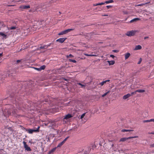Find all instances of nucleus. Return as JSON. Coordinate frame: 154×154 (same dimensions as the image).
<instances>
[{
	"instance_id": "nucleus-1",
	"label": "nucleus",
	"mask_w": 154,
	"mask_h": 154,
	"mask_svg": "<svg viewBox=\"0 0 154 154\" xmlns=\"http://www.w3.org/2000/svg\"><path fill=\"white\" fill-rule=\"evenodd\" d=\"M6 106V109L3 111V113L5 116H8L11 115V113L13 114L16 113V110L14 108H15L14 105L12 106V105L8 104Z\"/></svg>"
},
{
	"instance_id": "nucleus-2",
	"label": "nucleus",
	"mask_w": 154,
	"mask_h": 154,
	"mask_svg": "<svg viewBox=\"0 0 154 154\" xmlns=\"http://www.w3.org/2000/svg\"><path fill=\"white\" fill-rule=\"evenodd\" d=\"M137 32V30H131L127 32L125 35L131 37L134 35Z\"/></svg>"
},
{
	"instance_id": "nucleus-3",
	"label": "nucleus",
	"mask_w": 154,
	"mask_h": 154,
	"mask_svg": "<svg viewBox=\"0 0 154 154\" xmlns=\"http://www.w3.org/2000/svg\"><path fill=\"white\" fill-rule=\"evenodd\" d=\"M39 127H38V128L35 130L30 129H27L25 128H24V129L26 131L28 132L29 133L31 134L34 132H37L39 131Z\"/></svg>"
},
{
	"instance_id": "nucleus-4",
	"label": "nucleus",
	"mask_w": 154,
	"mask_h": 154,
	"mask_svg": "<svg viewBox=\"0 0 154 154\" xmlns=\"http://www.w3.org/2000/svg\"><path fill=\"white\" fill-rule=\"evenodd\" d=\"M74 30L73 29H69L62 31L58 34L59 35H62L67 33L68 32Z\"/></svg>"
},
{
	"instance_id": "nucleus-5",
	"label": "nucleus",
	"mask_w": 154,
	"mask_h": 154,
	"mask_svg": "<svg viewBox=\"0 0 154 154\" xmlns=\"http://www.w3.org/2000/svg\"><path fill=\"white\" fill-rule=\"evenodd\" d=\"M138 136H135L133 137H123L121 138L119 140V142H125L129 139L134 138H138Z\"/></svg>"
},
{
	"instance_id": "nucleus-6",
	"label": "nucleus",
	"mask_w": 154,
	"mask_h": 154,
	"mask_svg": "<svg viewBox=\"0 0 154 154\" xmlns=\"http://www.w3.org/2000/svg\"><path fill=\"white\" fill-rule=\"evenodd\" d=\"M23 143L26 150L27 151H31V149L30 147H29L26 144V142L24 141L23 142Z\"/></svg>"
},
{
	"instance_id": "nucleus-7",
	"label": "nucleus",
	"mask_w": 154,
	"mask_h": 154,
	"mask_svg": "<svg viewBox=\"0 0 154 154\" xmlns=\"http://www.w3.org/2000/svg\"><path fill=\"white\" fill-rule=\"evenodd\" d=\"M46 66L45 65H42L40 66L39 68H37L34 67L33 68L35 70H36L38 71H41L42 70H44Z\"/></svg>"
},
{
	"instance_id": "nucleus-8",
	"label": "nucleus",
	"mask_w": 154,
	"mask_h": 154,
	"mask_svg": "<svg viewBox=\"0 0 154 154\" xmlns=\"http://www.w3.org/2000/svg\"><path fill=\"white\" fill-rule=\"evenodd\" d=\"M50 45H45L43 46H41L37 48V50H40V49H47L48 47L50 46Z\"/></svg>"
},
{
	"instance_id": "nucleus-9",
	"label": "nucleus",
	"mask_w": 154,
	"mask_h": 154,
	"mask_svg": "<svg viewBox=\"0 0 154 154\" xmlns=\"http://www.w3.org/2000/svg\"><path fill=\"white\" fill-rule=\"evenodd\" d=\"M66 39V38H60L57 40L56 42H59L60 43H62Z\"/></svg>"
},
{
	"instance_id": "nucleus-10",
	"label": "nucleus",
	"mask_w": 154,
	"mask_h": 154,
	"mask_svg": "<svg viewBox=\"0 0 154 154\" xmlns=\"http://www.w3.org/2000/svg\"><path fill=\"white\" fill-rule=\"evenodd\" d=\"M20 8L21 9H28L30 8V6L29 5H23L22 6H21L20 7Z\"/></svg>"
},
{
	"instance_id": "nucleus-11",
	"label": "nucleus",
	"mask_w": 154,
	"mask_h": 154,
	"mask_svg": "<svg viewBox=\"0 0 154 154\" xmlns=\"http://www.w3.org/2000/svg\"><path fill=\"white\" fill-rule=\"evenodd\" d=\"M72 117V116L71 114H68L67 115H66L65 117L63 118V119H67L70 118Z\"/></svg>"
},
{
	"instance_id": "nucleus-12",
	"label": "nucleus",
	"mask_w": 154,
	"mask_h": 154,
	"mask_svg": "<svg viewBox=\"0 0 154 154\" xmlns=\"http://www.w3.org/2000/svg\"><path fill=\"white\" fill-rule=\"evenodd\" d=\"M131 96V95L130 94H126L123 97V99L125 100L126 99L130 97Z\"/></svg>"
},
{
	"instance_id": "nucleus-13",
	"label": "nucleus",
	"mask_w": 154,
	"mask_h": 154,
	"mask_svg": "<svg viewBox=\"0 0 154 154\" xmlns=\"http://www.w3.org/2000/svg\"><path fill=\"white\" fill-rule=\"evenodd\" d=\"M131 54L129 53H127L125 54V59L127 60L128 59L130 56Z\"/></svg>"
},
{
	"instance_id": "nucleus-14",
	"label": "nucleus",
	"mask_w": 154,
	"mask_h": 154,
	"mask_svg": "<svg viewBox=\"0 0 154 154\" xmlns=\"http://www.w3.org/2000/svg\"><path fill=\"white\" fill-rule=\"evenodd\" d=\"M142 48V47L141 45H136L134 49L135 50H140Z\"/></svg>"
},
{
	"instance_id": "nucleus-15",
	"label": "nucleus",
	"mask_w": 154,
	"mask_h": 154,
	"mask_svg": "<svg viewBox=\"0 0 154 154\" xmlns=\"http://www.w3.org/2000/svg\"><path fill=\"white\" fill-rule=\"evenodd\" d=\"M109 80H106L105 81H103L102 82L100 83H99V85H100L101 86H103L104 84L106 83L107 82H108L109 81Z\"/></svg>"
},
{
	"instance_id": "nucleus-16",
	"label": "nucleus",
	"mask_w": 154,
	"mask_h": 154,
	"mask_svg": "<svg viewBox=\"0 0 154 154\" xmlns=\"http://www.w3.org/2000/svg\"><path fill=\"white\" fill-rule=\"evenodd\" d=\"M140 19L137 18H135L133 19L132 20L130 21V23H131L133 22H136L137 21L140 20Z\"/></svg>"
},
{
	"instance_id": "nucleus-17",
	"label": "nucleus",
	"mask_w": 154,
	"mask_h": 154,
	"mask_svg": "<svg viewBox=\"0 0 154 154\" xmlns=\"http://www.w3.org/2000/svg\"><path fill=\"white\" fill-rule=\"evenodd\" d=\"M133 131V130H130V129H122L121 130V131L123 132H131L132 131Z\"/></svg>"
},
{
	"instance_id": "nucleus-18",
	"label": "nucleus",
	"mask_w": 154,
	"mask_h": 154,
	"mask_svg": "<svg viewBox=\"0 0 154 154\" xmlns=\"http://www.w3.org/2000/svg\"><path fill=\"white\" fill-rule=\"evenodd\" d=\"M145 91V90L144 89H139L135 91V93H136V92H138L139 93H143Z\"/></svg>"
},
{
	"instance_id": "nucleus-19",
	"label": "nucleus",
	"mask_w": 154,
	"mask_h": 154,
	"mask_svg": "<svg viewBox=\"0 0 154 154\" xmlns=\"http://www.w3.org/2000/svg\"><path fill=\"white\" fill-rule=\"evenodd\" d=\"M107 62H108L109 65H113L115 63V61L113 60L108 61Z\"/></svg>"
},
{
	"instance_id": "nucleus-20",
	"label": "nucleus",
	"mask_w": 154,
	"mask_h": 154,
	"mask_svg": "<svg viewBox=\"0 0 154 154\" xmlns=\"http://www.w3.org/2000/svg\"><path fill=\"white\" fill-rule=\"evenodd\" d=\"M84 55H85L86 56H94L96 57L97 56V55L96 54H85Z\"/></svg>"
},
{
	"instance_id": "nucleus-21",
	"label": "nucleus",
	"mask_w": 154,
	"mask_h": 154,
	"mask_svg": "<svg viewBox=\"0 0 154 154\" xmlns=\"http://www.w3.org/2000/svg\"><path fill=\"white\" fill-rule=\"evenodd\" d=\"M56 148L57 147H55L52 149L51 150L49 151V154H50L56 150Z\"/></svg>"
},
{
	"instance_id": "nucleus-22",
	"label": "nucleus",
	"mask_w": 154,
	"mask_h": 154,
	"mask_svg": "<svg viewBox=\"0 0 154 154\" xmlns=\"http://www.w3.org/2000/svg\"><path fill=\"white\" fill-rule=\"evenodd\" d=\"M5 25L4 23L3 22L0 21V28H1L2 27H4Z\"/></svg>"
},
{
	"instance_id": "nucleus-23",
	"label": "nucleus",
	"mask_w": 154,
	"mask_h": 154,
	"mask_svg": "<svg viewBox=\"0 0 154 154\" xmlns=\"http://www.w3.org/2000/svg\"><path fill=\"white\" fill-rule=\"evenodd\" d=\"M114 2L113 0H109V1H106L105 2V3L108 4L109 3H112Z\"/></svg>"
},
{
	"instance_id": "nucleus-24",
	"label": "nucleus",
	"mask_w": 154,
	"mask_h": 154,
	"mask_svg": "<svg viewBox=\"0 0 154 154\" xmlns=\"http://www.w3.org/2000/svg\"><path fill=\"white\" fill-rule=\"evenodd\" d=\"M17 100H18V99L17 98H16L15 100L13 102V103L14 104H15V105L17 106Z\"/></svg>"
},
{
	"instance_id": "nucleus-25",
	"label": "nucleus",
	"mask_w": 154,
	"mask_h": 154,
	"mask_svg": "<svg viewBox=\"0 0 154 154\" xmlns=\"http://www.w3.org/2000/svg\"><path fill=\"white\" fill-rule=\"evenodd\" d=\"M78 85H81V88H85V85H82V84L81 83H78Z\"/></svg>"
},
{
	"instance_id": "nucleus-26",
	"label": "nucleus",
	"mask_w": 154,
	"mask_h": 154,
	"mask_svg": "<svg viewBox=\"0 0 154 154\" xmlns=\"http://www.w3.org/2000/svg\"><path fill=\"white\" fill-rule=\"evenodd\" d=\"M84 105H83V104H81V105H80L79 107V108H78V109L79 110H80L81 109H83L84 108Z\"/></svg>"
},
{
	"instance_id": "nucleus-27",
	"label": "nucleus",
	"mask_w": 154,
	"mask_h": 154,
	"mask_svg": "<svg viewBox=\"0 0 154 154\" xmlns=\"http://www.w3.org/2000/svg\"><path fill=\"white\" fill-rule=\"evenodd\" d=\"M0 35L2 36L3 37H5L6 36V35L3 33L2 32H0Z\"/></svg>"
},
{
	"instance_id": "nucleus-28",
	"label": "nucleus",
	"mask_w": 154,
	"mask_h": 154,
	"mask_svg": "<svg viewBox=\"0 0 154 154\" xmlns=\"http://www.w3.org/2000/svg\"><path fill=\"white\" fill-rule=\"evenodd\" d=\"M110 92V91H109L106 93H105L104 94L102 95V97H104L105 96H106Z\"/></svg>"
},
{
	"instance_id": "nucleus-29",
	"label": "nucleus",
	"mask_w": 154,
	"mask_h": 154,
	"mask_svg": "<svg viewBox=\"0 0 154 154\" xmlns=\"http://www.w3.org/2000/svg\"><path fill=\"white\" fill-rule=\"evenodd\" d=\"M69 61L70 62H73V63H76V61L75 60H74L69 59Z\"/></svg>"
},
{
	"instance_id": "nucleus-30",
	"label": "nucleus",
	"mask_w": 154,
	"mask_h": 154,
	"mask_svg": "<svg viewBox=\"0 0 154 154\" xmlns=\"http://www.w3.org/2000/svg\"><path fill=\"white\" fill-rule=\"evenodd\" d=\"M16 29V27L15 26H13L10 27H9V29Z\"/></svg>"
},
{
	"instance_id": "nucleus-31",
	"label": "nucleus",
	"mask_w": 154,
	"mask_h": 154,
	"mask_svg": "<svg viewBox=\"0 0 154 154\" xmlns=\"http://www.w3.org/2000/svg\"><path fill=\"white\" fill-rule=\"evenodd\" d=\"M86 113H84L80 117V119H82V118H83V117H84V116H85V114H86Z\"/></svg>"
},
{
	"instance_id": "nucleus-32",
	"label": "nucleus",
	"mask_w": 154,
	"mask_h": 154,
	"mask_svg": "<svg viewBox=\"0 0 154 154\" xmlns=\"http://www.w3.org/2000/svg\"><path fill=\"white\" fill-rule=\"evenodd\" d=\"M149 122H151V121H150V119L149 120H145L143 121V122L144 123Z\"/></svg>"
},
{
	"instance_id": "nucleus-33",
	"label": "nucleus",
	"mask_w": 154,
	"mask_h": 154,
	"mask_svg": "<svg viewBox=\"0 0 154 154\" xmlns=\"http://www.w3.org/2000/svg\"><path fill=\"white\" fill-rule=\"evenodd\" d=\"M5 129H8L11 131H12V129L11 127H9L8 128H7V127H5Z\"/></svg>"
},
{
	"instance_id": "nucleus-34",
	"label": "nucleus",
	"mask_w": 154,
	"mask_h": 154,
	"mask_svg": "<svg viewBox=\"0 0 154 154\" xmlns=\"http://www.w3.org/2000/svg\"><path fill=\"white\" fill-rule=\"evenodd\" d=\"M73 56L71 54H70L69 55H67L66 57L68 58L70 57H73Z\"/></svg>"
},
{
	"instance_id": "nucleus-35",
	"label": "nucleus",
	"mask_w": 154,
	"mask_h": 154,
	"mask_svg": "<svg viewBox=\"0 0 154 154\" xmlns=\"http://www.w3.org/2000/svg\"><path fill=\"white\" fill-rule=\"evenodd\" d=\"M142 59L141 58H140V60H139V61L137 63V64H140L141 62V61H142Z\"/></svg>"
},
{
	"instance_id": "nucleus-36",
	"label": "nucleus",
	"mask_w": 154,
	"mask_h": 154,
	"mask_svg": "<svg viewBox=\"0 0 154 154\" xmlns=\"http://www.w3.org/2000/svg\"><path fill=\"white\" fill-rule=\"evenodd\" d=\"M69 137H68L66 138H65L63 141L64 143L66 141V140H67V139H68V138Z\"/></svg>"
},
{
	"instance_id": "nucleus-37",
	"label": "nucleus",
	"mask_w": 154,
	"mask_h": 154,
	"mask_svg": "<svg viewBox=\"0 0 154 154\" xmlns=\"http://www.w3.org/2000/svg\"><path fill=\"white\" fill-rule=\"evenodd\" d=\"M105 4V3L101 2L98 3V5H103Z\"/></svg>"
},
{
	"instance_id": "nucleus-38",
	"label": "nucleus",
	"mask_w": 154,
	"mask_h": 154,
	"mask_svg": "<svg viewBox=\"0 0 154 154\" xmlns=\"http://www.w3.org/2000/svg\"><path fill=\"white\" fill-rule=\"evenodd\" d=\"M62 146L60 143H59L57 146V147H60Z\"/></svg>"
},
{
	"instance_id": "nucleus-39",
	"label": "nucleus",
	"mask_w": 154,
	"mask_h": 154,
	"mask_svg": "<svg viewBox=\"0 0 154 154\" xmlns=\"http://www.w3.org/2000/svg\"><path fill=\"white\" fill-rule=\"evenodd\" d=\"M148 134H154V131H152L151 132H149L148 133Z\"/></svg>"
},
{
	"instance_id": "nucleus-40",
	"label": "nucleus",
	"mask_w": 154,
	"mask_h": 154,
	"mask_svg": "<svg viewBox=\"0 0 154 154\" xmlns=\"http://www.w3.org/2000/svg\"><path fill=\"white\" fill-rule=\"evenodd\" d=\"M106 7L108 9H109L110 8H111L112 7V6L111 5H107L106 6Z\"/></svg>"
},
{
	"instance_id": "nucleus-41",
	"label": "nucleus",
	"mask_w": 154,
	"mask_h": 154,
	"mask_svg": "<svg viewBox=\"0 0 154 154\" xmlns=\"http://www.w3.org/2000/svg\"><path fill=\"white\" fill-rule=\"evenodd\" d=\"M110 57H112L113 58H114V57H115L114 55L112 54L110 55Z\"/></svg>"
},
{
	"instance_id": "nucleus-42",
	"label": "nucleus",
	"mask_w": 154,
	"mask_h": 154,
	"mask_svg": "<svg viewBox=\"0 0 154 154\" xmlns=\"http://www.w3.org/2000/svg\"><path fill=\"white\" fill-rule=\"evenodd\" d=\"M150 146L151 147H154V143L150 145Z\"/></svg>"
},
{
	"instance_id": "nucleus-43",
	"label": "nucleus",
	"mask_w": 154,
	"mask_h": 154,
	"mask_svg": "<svg viewBox=\"0 0 154 154\" xmlns=\"http://www.w3.org/2000/svg\"><path fill=\"white\" fill-rule=\"evenodd\" d=\"M143 5H144L143 4H139V5H137V6H143Z\"/></svg>"
},
{
	"instance_id": "nucleus-44",
	"label": "nucleus",
	"mask_w": 154,
	"mask_h": 154,
	"mask_svg": "<svg viewBox=\"0 0 154 154\" xmlns=\"http://www.w3.org/2000/svg\"><path fill=\"white\" fill-rule=\"evenodd\" d=\"M64 143H65L63 141H62V142H61L60 143V144L62 146Z\"/></svg>"
},
{
	"instance_id": "nucleus-45",
	"label": "nucleus",
	"mask_w": 154,
	"mask_h": 154,
	"mask_svg": "<svg viewBox=\"0 0 154 154\" xmlns=\"http://www.w3.org/2000/svg\"><path fill=\"white\" fill-rule=\"evenodd\" d=\"M150 2H146V3H143V4L144 5H145L146 4H148L150 3Z\"/></svg>"
},
{
	"instance_id": "nucleus-46",
	"label": "nucleus",
	"mask_w": 154,
	"mask_h": 154,
	"mask_svg": "<svg viewBox=\"0 0 154 154\" xmlns=\"http://www.w3.org/2000/svg\"><path fill=\"white\" fill-rule=\"evenodd\" d=\"M20 61L21 60H18L17 61V63H19L20 62Z\"/></svg>"
},
{
	"instance_id": "nucleus-47",
	"label": "nucleus",
	"mask_w": 154,
	"mask_h": 154,
	"mask_svg": "<svg viewBox=\"0 0 154 154\" xmlns=\"http://www.w3.org/2000/svg\"><path fill=\"white\" fill-rule=\"evenodd\" d=\"M150 121H151V122H154V119H150Z\"/></svg>"
},
{
	"instance_id": "nucleus-48",
	"label": "nucleus",
	"mask_w": 154,
	"mask_h": 154,
	"mask_svg": "<svg viewBox=\"0 0 154 154\" xmlns=\"http://www.w3.org/2000/svg\"><path fill=\"white\" fill-rule=\"evenodd\" d=\"M112 51L115 52H117V51L116 50H113Z\"/></svg>"
},
{
	"instance_id": "nucleus-49",
	"label": "nucleus",
	"mask_w": 154,
	"mask_h": 154,
	"mask_svg": "<svg viewBox=\"0 0 154 154\" xmlns=\"http://www.w3.org/2000/svg\"><path fill=\"white\" fill-rule=\"evenodd\" d=\"M149 38L148 37H145L144 38V39H146L147 38Z\"/></svg>"
},
{
	"instance_id": "nucleus-50",
	"label": "nucleus",
	"mask_w": 154,
	"mask_h": 154,
	"mask_svg": "<svg viewBox=\"0 0 154 154\" xmlns=\"http://www.w3.org/2000/svg\"><path fill=\"white\" fill-rule=\"evenodd\" d=\"M93 5L94 6H96L98 5V4H94Z\"/></svg>"
},
{
	"instance_id": "nucleus-51",
	"label": "nucleus",
	"mask_w": 154,
	"mask_h": 154,
	"mask_svg": "<svg viewBox=\"0 0 154 154\" xmlns=\"http://www.w3.org/2000/svg\"><path fill=\"white\" fill-rule=\"evenodd\" d=\"M123 12L125 14H127V12L126 11H123Z\"/></svg>"
},
{
	"instance_id": "nucleus-52",
	"label": "nucleus",
	"mask_w": 154,
	"mask_h": 154,
	"mask_svg": "<svg viewBox=\"0 0 154 154\" xmlns=\"http://www.w3.org/2000/svg\"><path fill=\"white\" fill-rule=\"evenodd\" d=\"M102 16H108V15L107 14H104V15H103Z\"/></svg>"
},
{
	"instance_id": "nucleus-53",
	"label": "nucleus",
	"mask_w": 154,
	"mask_h": 154,
	"mask_svg": "<svg viewBox=\"0 0 154 154\" xmlns=\"http://www.w3.org/2000/svg\"><path fill=\"white\" fill-rule=\"evenodd\" d=\"M3 56V54L2 53H0V57L2 56Z\"/></svg>"
},
{
	"instance_id": "nucleus-54",
	"label": "nucleus",
	"mask_w": 154,
	"mask_h": 154,
	"mask_svg": "<svg viewBox=\"0 0 154 154\" xmlns=\"http://www.w3.org/2000/svg\"><path fill=\"white\" fill-rule=\"evenodd\" d=\"M14 5H8V6H14Z\"/></svg>"
},
{
	"instance_id": "nucleus-55",
	"label": "nucleus",
	"mask_w": 154,
	"mask_h": 154,
	"mask_svg": "<svg viewBox=\"0 0 154 154\" xmlns=\"http://www.w3.org/2000/svg\"><path fill=\"white\" fill-rule=\"evenodd\" d=\"M134 94V92H132V93H131V94Z\"/></svg>"
},
{
	"instance_id": "nucleus-56",
	"label": "nucleus",
	"mask_w": 154,
	"mask_h": 154,
	"mask_svg": "<svg viewBox=\"0 0 154 154\" xmlns=\"http://www.w3.org/2000/svg\"><path fill=\"white\" fill-rule=\"evenodd\" d=\"M111 146H112V147H113V144H112V145H111Z\"/></svg>"
},
{
	"instance_id": "nucleus-57",
	"label": "nucleus",
	"mask_w": 154,
	"mask_h": 154,
	"mask_svg": "<svg viewBox=\"0 0 154 154\" xmlns=\"http://www.w3.org/2000/svg\"><path fill=\"white\" fill-rule=\"evenodd\" d=\"M128 143H130V141H128Z\"/></svg>"
},
{
	"instance_id": "nucleus-58",
	"label": "nucleus",
	"mask_w": 154,
	"mask_h": 154,
	"mask_svg": "<svg viewBox=\"0 0 154 154\" xmlns=\"http://www.w3.org/2000/svg\"><path fill=\"white\" fill-rule=\"evenodd\" d=\"M134 92V94H135L136 93H135V91Z\"/></svg>"
}]
</instances>
